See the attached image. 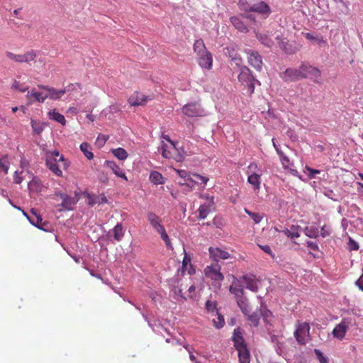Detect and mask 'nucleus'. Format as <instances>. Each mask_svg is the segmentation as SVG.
I'll return each mask as SVG.
<instances>
[{"mask_svg":"<svg viewBox=\"0 0 363 363\" xmlns=\"http://www.w3.org/2000/svg\"><path fill=\"white\" fill-rule=\"evenodd\" d=\"M30 125L33 132L37 135H40L44 130L47 124L40 121H35L32 119L30 121Z\"/></svg>","mask_w":363,"mask_h":363,"instance_id":"30","label":"nucleus"},{"mask_svg":"<svg viewBox=\"0 0 363 363\" xmlns=\"http://www.w3.org/2000/svg\"><path fill=\"white\" fill-rule=\"evenodd\" d=\"M305 235L311 238H316L318 236V229L315 227H306L303 230Z\"/></svg>","mask_w":363,"mask_h":363,"instance_id":"43","label":"nucleus"},{"mask_svg":"<svg viewBox=\"0 0 363 363\" xmlns=\"http://www.w3.org/2000/svg\"><path fill=\"white\" fill-rule=\"evenodd\" d=\"M232 340L234 342V346L236 350L247 346L240 328H237L234 330Z\"/></svg>","mask_w":363,"mask_h":363,"instance_id":"17","label":"nucleus"},{"mask_svg":"<svg viewBox=\"0 0 363 363\" xmlns=\"http://www.w3.org/2000/svg\"><path fill=\"white\" fill-rule=\"evenodd\" d=\"M302 79H310L315 83H320L321 72L319 69L311 65L309 63L303 62L299 67Z\"/></svg>","mask_w":363,"mask_h":363,"instance_id":"3","label":"nucleus"},{"mask_svg":"<svg viewBox=\"0 0 363 363\" xmlns=\"http://www.w3.org/2000/svg\"><path fill=\"white\" fill-rule=\"evenodd\" d=\"M111 235H113V238L116 241L120 242L124 236V230L122 224L117 223L115 227L108 232V235L109 236Z\"/></svg>","mask_w":363,"mask_h":363,"instance_id":"25","label":"nucleus"},{"mask_svg":"<svg viewBox=\"0 0 363 363\" xmlns=\"http://www.w3.org/2000/svg\"><path fill=\"white\" fill-rule=\"evenodd\" d=\"M27 98L33 97L35 101L43 103L45 100L47 99L45 95H43L40 92L35 91V89H32L30 91H28L26 95Z\"/></svg>","mask_w":363,"mask_h":363,"instance_id":"35","label":"nucleus"},{"mask_svg":"<svg viewBox=\"0 0 363 363\" xmlns=\"http://www.w3.org/2000/svg\"><path fill=\"white\" fill-rule=\"evenodd\" d=\"M198 63L202 67L210 69L212 67L213 58L210 52L198 55Z\"/></svg>","mask_w":363,"mask_h":363,"instance_id":"15","label":"nucleus"},{"mask_svg":"<svg viewBox=\"0 0 363 363\" xmlns=\"http://www.w3.org/2000/svg\"><path fill=\"white\" fill-rule=\"evenodd\" d=\"M192 177H193V178L196 181L198 182L197 183H201V184H206L208 182V177H204V176H201V175H200L199 174H193Z\"/></svg>","mask_w":363,"mask_h":363,"instance_id":"56","label":"nucleus"},{"mask_svg":"<svg viewBox=\"0 0 363 363\" xmlns=\"http://www.w3.org/2000/svg\"><path fill=\"white\" fill-rule=\"evenodd\" d=\"M284 82H296L302 79L300 68H288L280 74Z\"/></svg>","mask_w":363,"mask_h":363,"instance_id":"11","label":"nucleus"},{"mask_svg":"<svg viewBox=\"0 0 363 363\" xmlns=\"http://www.w3.org/2000/svg\"><path fill=\"white\" fill-rule=\"evenodd\" d=\"M199 218L200 219H205L210 212L209 206L206 204L201 205L199 208Z\"/></svg>","mask_w":363,"mask_h":363,"instance_id":"46","label":"nucleus"},{"mask_svg":"<svg viewBox=\"0 0 363 363\" xmlns=\"http://www.w3.org/2000/svg\"><path fill=\"white\" fill-rule=\"evenodd\" d=\"M314 353L320 363H328V358L324 356V354L320 350L315 349Z\"/></svg>","mask_w":363,"mask_h":363,"instance_id":"53","label":"nucleus"},{"mask_svg":"<svg viewBox=\"0 0 363 363\" xmlns=\"http://www.w3.org/2000/svg\"><path fill=\"white\" fill-rule=\"evenodd\" d=\"M149 179L152 183L156 185L164 183L162 174L157 171H152L150 172Z\"/></svg>","mask_w":363,"mask_h":363,"instance_id":"31","label":"nucleus"},{"mask_svg":"<svg viewBox=\"0 0 363 363\" xmlns=\"http://www.w3.org/2000/svg\"><path fill=\"white\" fill-rule=\"evenodd\" d=\"M307 247L313 251H318V245L316 242L313 241H307L306 242Z\"/></svg>","mask_w":363,"mask_h":363,"instance_id":"64","label":"nucleus"},{"mask_svg":"<svg viewBox=\"0 0 363 363\" xmlns=\"http://www.w3.org/2000/svg\"><path fill=\"white\" fill-rule=\"evenodd\" d=\"M247 173L262 174V169L255 162H251L247 167Z\"/></svg>","mask_w":363,"mask_h":363,"instance_id":"49","label":"nucleus"},{"mask_svg":"<svg viewBox=\"0 0 363 363\" xmlns=\"http://www.w3.org/2000/svg\"><path fill=\"white\" fill-rule=\"evenodd\" d=\"M348 248L350 250H357L359 249V245L356 241L350 238L348 242Z\"/></svg>","mask_w":363,"mask_h":363,"instance_id":"59","label":"nucleus"},{"mask_svg":"<svg viewBox=\"0 0 363 363\" xmlns=\"http://www.w3.org/2000/svg\"><path fill=\"white\" fill-rule=\"evenodd\" d=\"M251 13H255L262 18L266 19L271 14L272 9L264 1H254Z\"/></svg>","mask_w":363,"mask_h":363,"instance_id":"6","label":"nucleus"},{"mask_svg":"<svg viewBox=\"0 0 363 363\" xmlns=\"http://www.w3.org/2000/svg\"><path fill=\"white\" fill-rule=\"evenodd\" d=\"M217 315V320L215 319L213 320L214 325L217 328H221L225 324L224 318L220 314L218 313Z\"/></svg>","mask_w":363,"mask_h":363,"instance_id":"55","label":"nucleus"},{"mask_svg":"<svg viewBox=\"0 0 363 363\" xmlns=\"http://www.w3.org/2000/svg\"><path fill=\"white\" fill-rule=\"evenodd\" d=\"M230 23L233 26L241 33H247L249 29L245 23L238 16H232L230 18Z\"/></svg>","mask_w":363,"mask_h":363,"instance_id":"24","label":"nucleus"},{"mask_svg":"<svg viewBox=\"0 0 363 363\" xmlns=\"http://www.w3.org/2000/svg\"><path fill=\"white\" fill-rule=\"evenodd\" d=\"M38 87L48 91V94L45 95L47 99L57 100L65 94V91H62V89H55L45 85H39Z\"/></svg>","mask_w":363,"mask_h":363,"instance_id":"13","label":"nucleus"},{"mask_svg":"<svg viewBox=\"0 0 363 363\" xmlns=\"http://www.w3.org/2000/svg\"><path fill=\"white\" fill-rule=\"evenodd\" d=\"M254 1L252 0H239L238 6L240 11L244 13H250L252 11Z\"/></svg>","mask_w":363,"mask_h":363,"instance_id":"29","label":"nucleus"},{"mask_svg":"<svg viewBox=\"0 0 363 363\" xmlns=\"http://www.w3.org/2000/svg\"><path fill=\"white\" fill-rule=\"evenodd\" d=\"M162 155L165 158H170L172 157V152L167 150V145L163 144L161 147Z\"/></svg>","mask_w":363,"mask_h":363,"instance_id":"60","label":"nucleus"},{"mask_svg":"<svg viewBox=\"0 0 363 363\" xmlns=\"http://www.w3.org/2000/svg\"><path fill=\"white\" fill-rule=\"evenodd\" d=\"M206 277L213 281H221L224 279V276L220 272V266L218 264L207 266L204 269Z\"/></svg>","mask_w":363,"mask_h":363,"instance_id":"8","label":"nucleus"},{"mask_svg":"<svg viewBox=\"0 0 363 363\" xmlns=\"http://www.w3.org/2000/svg\"><path fill=\"white\" fill-rule=\"evenodd\" d=\"M148 100H150V99L147 96L138 92H135L129 97L128 102L130 106H143Z\"/></svg>","mask_w":363,"mask_h":363,"instance_id":"14","label":"nucleus"},{"mask_svg":"<svg viewBox=\"0 0 363 363\" xmlns=\"http://www.w3.org/2000/svg\"><path fill=\"white\" fill-rule=\"evenodd\" d=\"M323 194L325 196H327L328 198H329V199H332L333 201H337V197L336 194H335V192L332 189H325L324 190Z\"/></svg>","mask_w":363,"mask_h":363,"instance_id":"57","label":"nucleus"},{"mask_svg":"<svg viewBox=\"0 0 363 363\" xmlns=\"http://www.w3.org/2000/svg\"><path fill=\"white\" fill-rule=\"evenodd\" d=\"M78 89H81L80 85L78 83H75V84H70L62 89V91H65V93L71 94L73 91L77 90Z\"/></svg>","mask_w":363,"mask_h":363,"instance_id":"54","label":"nucleus"},{"mask_svg":"<svg viewBox=\"0 0 363 363\" xmlns=\"http://www.w3.org/2000/svg\"><path fill=\"white\" fill-rule=\"evenodd\" d=\"M80 150L88 160H91L94 158V154L91 152V147L89 143H82L80 145Z\"/></svg>","mask_w":363,"mask_h":363,"instance_id":"36","label":"nucleus"},{"mask_svg":"<svg viewBox=\"0 0 363 363\" xmlns=\"http://www.w3.org/2000/svg\"><path fill=\"white\" fill-rule=\"evenodd\" d=\"M28 188L30 191L39 193L42 191L43 184L38 177H34L33 179L28 182Z\"/></svg>","mask_w":363,"mask_h":363,"instance_id":"27","label":"nucleus"},{"mask_svg":"<svg viewBox=\"0 0 363 363\" xmlns=\"http://www.w3.org/2000/svg\"><path fill=\"white\" fill-rule=\"evenodd\" d=\"M6 55L11 60H13L16 62H23V55H16L9 51L6 52Z\"/></svg>","mask_w":363,"mask_h":363,"instance_id":"51","label":"nucleus"},{"mask_svg":"<svg viewBox=\"0 0 363 363\" xmlns=\"http://www.w3.org/2000/svg\"><path fill=\"white\" fill-rule=\"evenodd\" d=\"M238 304L242 312L245 315H248L250 313V308L248 302L245 298H240L238 300Z\"/></svg>","mask_w":363,"mask_h":363,"instance_id":"41","label":"nucleus"},{"mask_svg":"<svg viewBox=\"0 0 363 363\" xmlns=\"http://www.w3.org/2000/svg\"><path fill=\"white\" fill-rule=\"evenodd\" d=\"M182 111L185 116L191 118L204 115V110L198 102H191L185 104Z\"/></svg>","mask_w":363,"mask_h":363,"instance_id":"5","label":"nucleus"},{"mask_svg":"<svg viewBox=\"0 0 363 363\" xmlns=\"http://www.w3.org/2000/svg\"><path fill=\"white\" fill-rule=\"evenodd\" d=\"M9 169V163L7 160V155L3 156L0 158V170L5 172V174L8 173Z\"/></svg>","mask_w":363,"mask_h":363,"instance_id":"48","label":"nucleus"},{"mask_svg":"<svg viewBox=\"0 0 363 363\" xmlns=\"http://www.w3.org/2000/svg\"><path fill=\"white\" fill-rule=\"evenodd\" d=\"M230 291L236 296H241L243 294V286L240 280L235 279L229 289Z\"/></svg>","mask_w":363,"mask_h":363,"instance_id":"26","label":"nucleus"},{"mask_svg":"<svg viewBox=\"0 0 363 363\" xmlns=\"http://www.w3.org/2000/svg\"><path fill=\"white\" fill-rule=\"evenodd\" d=\"M56 195L62 199L60 206L66 211H72L74 206L77 203V200L74 197H72L65 193L57 192Z\"/></svg>","mask_w":363,"mask_h":363,"instance_id":"12","label":"nucleus"},{"mask_svg":"<svg viewBox=\"0 0 363 363\" xmlns=\"http://www.w3.org/2000/svg\"><path fill=\"white\" fill-rule=\"evenodd\" d=\"M65 161V157L59 151L54 150L46 153L45 162L49 169L58 177L62 176V172L60 169L57 162Z\"/></svg>","mask_w":363,"mask_h":363,"instance_id":"1","label":"nucleus"},{"mask_svg":"<svg viewBox=\"0 0 363 363\" xmlns=\"http://www.w3.org/2000/svg\"><path fill=\"white\" fill-rule=\"evenodd\" d=\"M244 211L250 216L255 224L259 223L264 218L263 214L252 212L246 208Z\"/></svg>","mask_w":363,"mask_h":363,"instance_id":"42","label":"nucleus"},{"mask_svg":"<svg viewBox=\"0 0 363 363\" xmlns=\"http://www.w3.org/2000/svg\"><path fill=\"white\" fill-rule=\"evenodd\" d=\"M245 53L247 55L248 63L253 67L256 70L261 71L262 68V57L255 50L250 49L245 50Z\"/></svg>","mask_w":363,"mask_h":363,"instance_id":"7","label":"nucleus"},{"mask_svg":"<svg viewBox=\"0 0 363 363\" xmlns=\"http://www.w3.org/2000/svg\"><path fill=\"white\" fill-rule=\"evenodd\" d=\"M194 50L197 54L206 53L208 51L206 48L203 41L201 39L196 40L194 44Z\"/></svg>","mask_w":363,"mask_h":363,"instance_id":"34","label":"nucleus"},{"mask_svg":"<svg viewBox=\"0 0 363 363\" xmlns=\"http://www.w3.org/2000/svg\"><path fill=\"white\" fill-rule=\"evenodd\" d=\"M238 353L239 361L240 363H249L250 362V352L246 347L237 349Z\"/></svg>","mask_w":363,"mask_h":363,"instance_id":"28","label":"nucleus"},{"mask_svg":"<svg viewBox=\"0 0 363 363\" xmlns=\"http://www.w3.org/2000/svg\"><path fill=\"white\" fill-rule=\"evenodd\" d=\"M306 169L307 170V172H308V177L310 178H314L315 174H319L320 172L318 169H312L308 166L306 167Z\"/></svg>","mask_w":363,"mask_h":363,"instance_id":"62","label":"nucleus"},{"mask_svg":"<svg viewBox=\"0 0 363 363\" xmlns=\"http://www.w3.org/2000/svg\"><path fill=\"white\" fill-rule=\"evenodd\" d=\"M300 227L292 225L289 229H286L284 230V234L291 238H297L300 236V233L298 232Z\"/></svg>","mask_w":363,"mask_h":363,"instance_id":"37","label":"nucleus"},{"mask_svg":"<svg viewBox=\"0 0 363 363\" xmlns=\"http://www.w3.org/2000/svg\"><path fill=\"white\" fill-rule=\"evenodd\" d=\"M113 155L120 160H125L128 157V153L126 150L122 147H118L111 150Z\"/></svg>","mask_w":363,"mask_h":363,"instance_id":"38","label":"nucleus"},{"mask_svg":"<svg viewBox=\"0 0 363 363\" xmlns=\"http://www.w3.org/2000/svg\"><path fill=\"white\" fill-rule=\"evenodd\" d=\"M256 37L262 45L267 48H271L274 45L273 40L267 34L257 33Z\"/></svg>","mask_w":363,"mask_h":363,"instance_id":"32","label":"nucleus"},{"mask_svg":"<svg viewBox=\"0 0 363 363\" xmlns=\"http://www.w3.org/2000/svg\"><path fill=\"white\" fill-rule=\"evenodd\" d=\"M173 298L177 301H185L186 298L183 295L182 289L178 286H174L172 290Z\"/></svg>","mask_w":363,"mask_h":363,"instance_id":"40","label":"nucleus"},{"mask_svg":"<svg viewBox=\"0 0 363 363\" xmlns=\"http://www.w3.org/2000/svg\"><path fill=\"white\" fill-rule=\"evenodd\" d=\"M177 172L178 173L179 176L181 178H183L184 180L189 181L190 182H198L193 178L192 174L191 175L187 171L184 169L177 170Z\"/></svg>","mask_w":363,"mask_h":363,"instance_id":"47","label":"nucleus"},{"mask_svg":"<svg viewBox=\"0 0 363 363\" xmlns=\"http://www.w3.org/2000/svg\"><path fill=\"white\" fill-rule=\"evenodd\" d=\"M238 78L240 83L247 87L250 94L254 93L255 83L260 84L259 82L252 74L250 69L246 66L240 68V72Z\"/></svg>","mask_w":363,"mask_h":363,"instance_id":"2","label":"nucleus"},{"mask_svg":"<svg viewBox=\"0 0 363 363\" xmlns=\"http://www.w3.org/2000/svg\"><path fill=\"white\" fill-rule=\"evenodd\" d=\"M210 258L214 262H218L222 259H228L231 257L230 254L218 247H210L208 248Z\"/></svg>","mask_w":363,"mask_h":363,"instance_id":"10","label":"nucleus"},{"mask_svg":"<svg viewBox=\"0 0 363 363\" xmlns=\"http://www.w3.org/2000/svg\"><path fill=\"white\" fill-rule=\"evenodd\" d=\"M279 156L280 157V160L284 169H289V167L293 165L289 158L287 156H286L283 152H279Z\"/></svg>","mask_w":363,"mask_h":363,"instance_id":"45","label":"nucleus"},{"mask_svg":"<svg viewBox=\"0 0 363 363\" xmlns=\"http://www.w3.org/2000/svg\"><path fill=\"white\" fill-rule=\"evenodd\" d=\"M28 220L33 225L35 226L38 229L45 230L43 228V225H45V223L43 222V218L39 214H38L36 210L34 208L30 210V216H29Z\"/></svg>","mask_w":363,"mask_h":363,"instance_id":"16","label":"nucleus"},{"mask_svg":"<svg viewBox=\"0 0 363 363\" xmlns=\"http://www.w3.org/2000/svg\"><path fill=\"white\" fill-rule=\"evenodd\" d=\"M305 37L306 39L309 40H316L318 41V44L320 45L321 43H325V41H324L323 39H319L316 36L313 35L310 33H305Z\"/></svg>","mask_w":363,"mask_h":363,"instance_id":"58","label":"nucleus"},{"mask_svg":"<svg viewBox=\"0 0 363 363\" xmlns=\"http://www.w3.org/2000/svg\"><path fill=\"white\" fill-rule=\"evenodd\" d=\"M48 116L50 119H52L53 121H55L60 124L65 125L66 123V120L65 116L60 113L59 112L56 111L55 110H53L52 111H50L48 113Z\"/></svg>","mask_w":363,"mask_h":363,"instance_id":"33","label":"nucleus"},{"mask_svg":"<svg viewBox=\"0 0 363 363\" xmlns=\"http://www.w3.org/2000/svg\"><path fill=\"white\" fill-rule=\"evenodd\" d=\"M157 233L160 235L161 238L165 242L166 245L168 247L172 248V244H171L170 240L169 238L168 235L166 233V230H165L164 228H162V230H159Z\"/></svg>","mask_w":363,"mask_h":363,"instance_id":"52","label":"nucleus"},{"mask_svg":"<svg viewBox=\"0 0 363 363\" xmlns=\"http://www.w3.org/2000/svg\"><path fill=\"white\" fill-rule=\"evenodd\" d=\"M86 196L88 199V204L89 206L106 203L108 202V200L104 194H101L100 195H95L86 193Z\"/></svg>","mask_w":363,"mask_h":363,"instance_id":"21","label":"nucleus"},{"mask_svg":"<svg viewBox=\"0 0 363 363\" xmlns=\"http://www.w3.org/2000/svg\"><path fill=\"white\" fill-rule=\"evenodd\" d=\"M241 279L246 284V288L252 291L256 292L258 290V285L256 278L252 274L243 275Z\"/></svg>","mask_w":363,"mask_h":363,"instance_id":"20","label":"nucleus"},{"mask_svg":"<svg viewBox=\"0 0 363 363\" xmlns=\"http://www.w3.org/2000/svg\"><path fill=\"white\" fill-rule=\"evenodd\" d=\"M247 182L252 186L255 192H259L261 188L262 174L247 173Z\"/></svg>","mask_w":363,"mask_h":363,"instance_id":"18","label":"nucleus"},{"mask_svg":"<svg viewBox=\"0 0 363 363\" xmlns=\"http://www.w3.org/2000/svg\"><path fill=\"white\" fill-rule=\"evenodd\" d=\"M104 164L110 169H111L116 177L128 181V178L125 176V174L123 172V169L114 161L106 160Z\"/></svg>","mask_w":363,"mask_h":363,"instance_id":"19","label":"nucleus"},{"mask_svg":"<svg viewBox=\"0 0 363 363\" xmlns=\"http://www.w3.org/2000/svg\"><path fill=\"white\" fill-rule=\"evenodd\" d=\"M37 56V53L35 50H32L27 52H26L24 55H23V62H29L30 61H33L35 60V58Z\"/></svg>","mask_w":363,"mask_h":363,"instance_id":"50","label":"nucleus"},{"mask_svg":"<svg viewBox=\"0 0 363 363\" xmlns=\"http://www.w3.org/2000/svg\"><path fill=\"white\" fill-rule=\"evenodd\" d=\"M264 252L267 253L268 255H271L272 257H274V255L273 254L271 247L268 245H258Z\"/></svg>","mask_w":363,"mask_h":363,"instance_id":"63","label":"nucleus"},{"mask_svg":"<svg viewBox=\"0 0 363 363\" xmlns=\"http://www.w3.org/2000/svg\"><path fill=\"white\" fill-rule=\"evenodd\" d=\"M270 341L274 345L277 353L281 354L282 352L283 344L279 341V337L277 335H272L270 336Z\"/></svg>","mask_w":363,"mask_h":363,"instance_id":"39","label":"nucleus"},{"mask_svg":"<svg viewBox=\"0 0 363 363\" xmlns=\"http://www.w3.org/2000/svg\"><path fill=\"white\" fill-rule=\"evenodd\" d=\"M276 39L279 48L286 53L293 54L296 52V49L289 44V41L286 38H283L281 35H277Z\"/></svg>","mask_w":363,"mask_h":363,"instance_id":"22","label":"nucleus"},{"mask_svg":"<svg viewBox=\"0 0 363 363\" xmlns=\"http://www.w3.org/2000/svg\"><path fill=\"white\" fill-rule=\"evenodd\" d=\"M350 324V318H343L342 321L339 324H337L333 329L332 332L333 336L337 339L342 340L345 337V333Z\"/></svg>","mask_w":363,"mask_h":363,"instance_id":"9","label":"nucleus"},{"mask_svg":"<svg viewBox=\"0 0 363 363\" xmlns=\"http://www.w3.org/2000/svg\"><path fill=\"white\" fill-rule=\"evenodd\" d=\"M206 308L208 311L213 312L216 308V303L214 301H207L206 303Z\"/></svg>","mask_w":363,"mask_h":363,"instance_id":"61","label":"nucleus"},{"mask_svg":"<svg viewBox=\"0 0 363 363\" xmlns=\"http://www.w3.org/2000/svg\"><path fill=\"white\" fill-rule=\"evenodd\" d=\"M310 325L308 323L298 322L294 337L299 345H305L310 340Z\"/></svg>","mask_w":363,"mask_h":363,"instance_id":"4","label":"nucleus"},{"mask_svg":"<svg viewBox=\"0 0 363 363\" xmlns=\"http://www.w3.org/2000/svg\"><path fill=\"white\" fill-rule=\"evenodd\" d=\"M147 217L150 224L157 232L164 228V226L160 223L159 216H157L155 213L148 212Z\"/></svg>","mask_w":363,"mask_h":363,"instance_id":"23","label":"nucleus"},{"mask_svg":"<svg viewBox=\"0 0 363 363\" xmlns=\"http://www.w3.org/2000/svg\"><path fill=\"white\" fill-rule=\"evenodd\" d=\"M261 312L255 311L252 314L248 313L246 315L247 316V319L250 321L251 324L254 326H257L259 324V320L260 318Z\"/></svg>","mask_w":363,"mask_h":363,"instance_id":"44","label":"nucleus"}]
</instances>
